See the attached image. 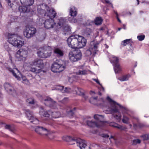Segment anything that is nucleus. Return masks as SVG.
Wrapping results in <instances>:
<instances>
[{"label":"nucleus","instance_id":"nucleus-55","mask_svg":"<svg viewBox=\"0 0 149 149\" xmlns=\"http://www.w3.org/2000/svg\"><path fill=\"white\" fill-rule=\"evenodd\" d=\"M102 136L104 138H108L109 137V136L106 134H102Z\"/></svg>","mask_w":149,"mask_h":149},{"label":"nucleus","instance_id":"nucleus-44","mask_svg":"<svg viewBox=\"0 0 149 149\" xmlns=\"http://www.w3.org/2000/svg\"><path fill=\"white\" fill-rule=\"evenodd\" d=\"M64 87L61 86H58L56 87V89L60 90L62 93L64 89Z\"/></svg>","mask_w":149,"mask_h":149},{"label":"nucleus","instance_id":"nucleus-39","mask_svg":"<svg viewBox=\"0 0 149 149\" xmlns=\"http://www.w3.org/2000/svg\"><path fill=\"white\" fill-rule=\"evenodd\" d=\"M72 90L69 87H65L64 88V89H63V91H62V93H69L72 91Z\"/></svg>","mask_w":149,"mask_h":149},{"label":"nucleus","instance_id":"nucleus-4","mask_svg":"<svg viewBox=\"0 0 149 149\" xmlns=\"http://www.w3.org/2000/svg\"><path fill=\"white\" fill-rule=\"evenodd\" d=\"M26 117L30 122L34 124H37L39 123L38 120L34 117L33 112L28 109H24L23 110Z\"/></svg>","mask_w":149,"mask_h":149},{"label":"nucleus","instance_id":"nucleus-47","mask_svg":"<svg viewBox=\"0 0 149 149\" xmlns=\"http://www.w3.org/2000/svg\"><path fill=\"white\" fill-rule=\"evenodd\" d=\"M26 102L29 104H34V101L31 98L27 99Z\"/></svg>","mask_w":149,"mask_h":149},{"label":"nucleus","instance_id":"nucleus-36","mask_svg":"<svg viewBox=\"0 0 149 149\" xmlns=\"http://www.w3.org/2000/svg\"><path fill=\"white\" fill-rule=\"evenodd\" d=\"M77 91H77V93L79 95L84 96V91L83 89L79 88H77Z\"/></svg>","mask_w":149,"mask_h":149},{"label":"nucleus","instance_id":"nucleus-8","mask_svg":"<svg viewBox=\"0 0 149 149\" xmlns=\"http://www.w3.org/2000/svg\"><path fill=\"white\" fill-rule=\"evenodd\" d=\"M43 102L45 105L52 109H55L57 107L56 102L49 97H47L44 99Z\"/></svg>","mask_w":149,"mask_h":149},{"label":"nucleus","instance_id":"nucleus-24","mask_svg":"<svg viewBox=\"0 0 149 149\" xmlns=\"http://www.w3.org/2000/svg\"><path fill=\"white\" fill-rule=\"evenodd\" d=\"M20 3L23 5L31 6L34 3V0H20Z\"/></svg>","mask_w":149,"mask_h":149},{"label":"nucleus","instance_id":"nucleus-41","mask_svg":"<svg viewBox=\"0 0 149 149\" xmlns=\"http://www.w3.org/2000/svg\"><path fill=\"white\" fill-rule=\"evenodd\" d=\"M143 138L144 140H149V135L145 134L142 135L141 136Z\"/></svg>","mask_w":149,"mask_h":149},{"label":"nucleus","instance_id":"nucleus-6","mask_svg":"<svg viewBox=\"0 0 149 149\" xmlns=\"http://www.w3.org/2000/svg\"><path fill=\"white\" fill-rule=\"evenodd\" d=\"M28 54V51L26 49H20L16 52L15 57L19 61H21L25 59Z\"/></svg>","mask_w":149,"mask_h":149},{"label":"nucleus","instance_id":"nucleus-19","mask_svg":"<svg viewBox=\"0 0 149 149\" xmlns=\"http://www.w3.org/2000/svg\"><path fill=\"white\" fill-rule=\"evenodd\" d=\"M29 6L23 5L19 7L18 9L21 13L24 14L28 13L30 11V7Z\"/></svg>","mask_w":149,"mask_h":149},{"label":"nucleus","instance_id":"nucleus-10","mask_svg":"<svg viewBox=\"0 0 149 149\" xmlns=\"http://www.w3.org/2000/svg\"><path fill=\"white\" fill-rule=\"evenodd\" d=\"M45 9L47 11L45 14V16L49 17L50 18L49 19H53L56 16V12L53 9H51L47 5L45 4Z\"/></svg>","mask_w":149,"mask_h":149},{"label":"nucleus","instance_id":"nucleus-33","mask_svg":"<svg viewBox=\"0 0 149 149\" xmlns=\"http://www.w3.org/2000/svg\"><path fill=\"white\" fill-rule=\"evenodd\" d=\"M141 142V140L138 139H134L131 141V143L132 145H136L137 144L140 143Z\"/></svg>","mask_w":149,"mask_h":149},{"label":"nucleus","instance_id":"nucleus-16","mask_svg":"<svg viewBox=\"0 0 149 149\" xmlns=\"http://www.w3.org/2000/svg\"><path fill=\"white\" fill-rule=\"evenodd\" d=\"M35 131L41 135H48V130L42 127L38 126L35 129Z\"/></svg>","mask_w":149,"mask_h":149},{"label":"nucleus","instance_id":"nucleus-37","mask_svg":"<svg viewBox=\"0 0 149 149\" xmlns=\"http://www.w3.org/2000/svg\"><path fill=\"white\" fill-rule=\"evenodd\" d=\"M131 39H127L124 40L122 42V44L124 46H126L127 44H129L131 42Z\"/></svg>","mask_w":149,"mask_h":149},{"label":"nucleus","instance_id":"nucleus-53","mask_svg":"<svg viewBox=\"0 0 149 149\" xmlns=\"http://www.w3.org/2000/svg\"><path fill=\"white\" fill-rule=\"evenodd\" d=\"M93 80L95 81L97 84L100 86H101V84H100L98 79H93Z\"/></svg>","mask_w":149,"mask_h":149},{"label":"nucleus","instance_id":"nucleus-52","mask_svg":"<svg viewBox=\"0 0 149 149\" xmlns=\"http://www.w3.org/2000/svg\"><path fill=\"white\" fill-rule=\"evenodd\" d=\"M4 48L7 51H8L10 50V48L6 44L4 45Z\"/></svg>","mask_w":149,"mask_h":149},{"label":"nucleus","instance_id":"nucleus-2","mask_svg":"<svg viewBox=\"0 0 149 149\" xmlns=\"http://www.w3.org/2000/svg\"><path fill=\"white\" fill-rule=\"evenodd\" d=\"M64 140L67 142L71 141L75 142L77 144V146L79 147L80 149H83L82 148H85L87 146L86 141L80 138L72 137L70 136H67L64 138Z\"/></svg>","mask_w":149,"mask_h":149},{"label":"nucleus","instance_id":"nucleus-27","mask_svg":"<svg viewBox=\"0 0 149 149\" xmlns=\"http://www.w3.org/2000/svg\"><path fill=\"white\" fill-rule=\"evenodd\" d=\"M67 24V22L66 20L63 18H61L59 19V22L58 23L59 26V28L63 27L64 26Z\"/></svg>","mask_w":149,"mask_h":149},{"label":"nucleus","instance_id":"nucleus-15","mask_svg":"<svg viewBox=\"0 0 149 149\" xmlns=\"http://www.w3.org/2000/svg\"><path fill=\"white\" fill-rule=\"evenodd\" d=\"M32 64L41 68H43L44 66V64L42 59L37 58L35 59L32 62Z\"/></svg>","mask_w":149,"mask_h":149},{"label":"nucleus","instance_id":"nucleus-9","mask_svg":"<svg viewBox=\"0 0 149 149\" xmlns=\"http://www.w3.org/2000/svg\"><path fill=\"white\" fill-rule=\"evenodd\" d=\"M65 66L57 62H54L51 66V70L54 72H60L63 71Z\"/></svg>","mask_w":149,"mask_h":149},{"label":"nucleus","instance_id":"nucleus-32","mask_svg":"<svg viewBox=\"0 0 149 149\" xmlns=\"http://www.w3.org/2000/svg\"><path fill=\"white\" fill-rule=\"evenodd\" d=\"M102 22V19L100 17H97L95 19V23L96 25L101 24Z\"/></svg>","mask_w":149,"mask_h":149},{"label":"nucleus","instance_id":"nucleus-5","mask_svg":"<svg viewBox=\"0 0 149 149\" xmlns=\"http://www.w3.org/2000/svg\"><path fill=\"white\" fill-rule=\"evenodd\" d=\"M26 29L24 32L25 36L28 38L33 37L36 31V29L32 27L26 26Z\"/></svg>","mask_w":149,"mask_h":149},{"label":"nucleus","instance_id":"nucleus-21","mask_svg":"<svg viewBox=\"0 0 149 149\" xmlns=\"http://www.w3.org/2000/svg\"><path fill=\"white\" fill-rule=\"evenodd\" d=\"M93 31L90 28H86L85 29L83 35L87 39L91 38L92 36Z\"/></svg>","mask_w":149,"mask_h":149},{"label":"nucleus","instance_id":"nucleus-1","mask_svg":"<svg viewBox=\"0 0 149 149\" xmlns=\"http://www.w3.org/2000/svg\"><path fill=\"white\" fill-rule=\"evenodd\" d=\"M67 41L69 47L72 49L77 48L69 52V56L70 60L72 62H76L80 60L82 58V55L79 48H82L86 45V40L82 36L74 35L68 38Z\"/></svg>","mask_w":149,"mask_h":149},{"label":"nucleus","instance_id":"nucleus-11","mask_svg":"<svg viewBox=\"0 0 149 149\" xmlns=\"http://www.w3.org/2000/svg\"><path fill=\"white\" fill-rule=\"evenodd\" d=\"M52 52L49 50L42 49L39 50L37 52L38 56L40 58H46L49 57L51 55Z\"/></svg>","mask_w":149,"mask_h":149},{"label":"nucleus","instance_id":"nucleus-18","mask_svg":"<svg viewBox=\"0 0 149 149\" xmlns=\"http://www.w3.org/2000/svg\"><path fill=\"white\" fill-rule=\"evenodd\" d=\"M94 118L95 119L97 120V122L101 127H103L104 126L105 121H104L103 120L104 118V116L102 115H95L94 116Z\"/></svg>","mask_w":149,"mask_h":149},{"label":"nucleus","instance_id":"nucleus-14","mask_svg":"<svg viewBox=\"0 0 149 149\" xmlns=\"http://www.w3.org/2000/svg\"><path fill=\"white\" fill-rule=\"evenodd\" d=\"M107 100H108L110 103H113V105L114 107V108H113L111 109V111L112 112L115 113H119L118 111V109L117 107L115 106V104H116L117 105L119 106L120 108L122 109H125V108L122 107L120 104L117 103L116 102L112 100L108 96L107 98Z\"/></svg>","mask_w":149,"mask_h":149},{"label":"nucleus","instance_id":"nucleus-12","mask_svg":"<svg viewBox=\"0 0 149 149\" xmlns=\"http://www.w3.org/2000/svg\"><path fill=\"white\" fill-rule=\"evenodd\" d=\"M5 89L10 94L15 96L17 95V93L13 87L9 83H6L4 84Z\"/></svg>","mask_w":149,"mask_h":149},{"label":"nucleus","instance_id":"nucleus-45","mask_svg":"<svg viewBox=\"0 0 149 149\" xmlns=\"http://www.w3.org/2000/svg\"><path fill=\"white\" fill-rule=\"evenodd\" d=\"M26 102L29 104H34V101L31 98L27 99Z\"/></svg>","mask_w":149,"mask_h":149},{"label":"nucleus","instance_id":"nucleus-60","mask_svg":"<svg viewBox=\"0 0 149 149\" xmlns=\"http://www.w3.org/2000/svg\"><path fill=\"white\" fill-rule=\"evenodd\" d=\"M42 71V70L41 69H38V70H36V73H38L40 72H41Z\"/></svg>","mask_w":149,"mask_h":149},{"label":"nucleus","instance_id":"nucleus-23","mask_svg":"<svg viewBox=\"0 0 149 149\" xmlns=\"http://www.w3.org/2000/svg\"><path fill=\"white\" fill-rule=\"evenodd\" d=\"M53 52L54 54L58 57L62 56L64 55L63 51L59 48H54Z\"/></svg>","mask_w":149,"mask_h":149},{"label":"nucleus","instance_id":"nucleus-59","mask_svg":"<svg viewBox=\"0 0 149 149\" xmlns=\"http://www.w3.org/2000/svg\"><path fill=\"white\" fill-rule=\"evenodd\" d=\"M93 24V21L90 22H88V23H87V26L91 25Z\"/></svg>","mask_w":149,"mask_h":149},{"label":"nucleus","instance_id":"nucleus-22","mask_svg":"<svg viewBox=\"0 0 149 149\" xmlns=\"http://www.w3.org/2000/svg\"><path fill=\"white\" fill-rule=\"evenodd\" d=\"M86 125L90 127H96L97 128L101 127L100 125L97 123V122L87 120L86 121Z\"/></svg>","mask_w":149,"mask_h":149},{"label":"nucleus","instance_id":"nucleus-63","mask_svg":"<svg viewBox=\"0 0 149 149\" xmlns=\"http://www.w3.org/2000/svg\"><path fill=\"white\" fill-rule=\"evenodd\" d=\"M114 12L116 14V17L117 16H118V13H117V12L114 11Z\"/></svg>","mask_w":149,"mask_h":149},{"label":"nucleus","instance_id":"nucleus-25","mask_svg":"<svg viewBox=\"0 0 149 149\" xmlns=\"http://www.w3.org/2000/svg\"><path fill=\"white\" fill-rule=\"evenodd\" d=\"M77 8L73 6L70 8V15L71 16H76L77 14Z\"/></svg>","mask_w":149,"mask_h":149},{"label":"nucleus","instance_id":"nucleus-49","mask_svg":"<svg viewBox=\"0 0 149 149\" xmlns=\"http://www.w3.org/2000/svg\"><path fill=\"white\" fill-rule=\"evenodd\" d=\"M22 82L23 83L27 85H29L30 84V83L29 81L27 79H26V80H25V81H24Z\"/></svg>","mask_w":149,"mask_h":149},{"label":"nucleus","instance_id":"nucleus-58","mask_svg":"<svg viewBox=\"0 0 149 149\" xmlns=\"http://www.w3.org/2000/svg\"><path fill=\"white\" fill-rule=\"evenodd\" d=\"M133 127L135 129H136L138 127V124L137 125L136 124H133Z\"/></svg>","mask_w":149,"mask_h":149},{"label":"nucleus","instance_id":"nucleus-38","mask_svg":"<svg viewBox=\"0 0 149 149\" xmlns=\"http://www.w3.org/2000/svg\"><path fill=\"white\" fill-rule=\"evenodd\" d=\"M74 16H70V17H69L68 18V21L72 23H75L77 22V19L74 18Z\"/></svg>","mask_w":149,"mask_h":149},{"label":"nucleus","instance_id":"nucleus-26","mask_svg":"<svg viewBox=\"0 0 149 149\" xmlns=\"http://www.w3.org/2000/svg\"><path fill=\"white\" fill-rule=\"evenodd\" d=\"M105 124L104 126H105V124L106 123L107 124H109V125L113 127H114L117 128L119 129H123L122 128V127L120 125H119V126H118L117 125H118L115 123L114 122H110L109 123L108 122H106L105 121Z\"/></svg>","mask_w":149,"mask_h":149},{"label":"nucleus","instance_id":"nucleus-35","mask_svg":"<svg viewBox=\"0 0 149 149\" xmlns=\"http://www.w3.org/2000/svg\"><path fill=\"white\" fill-rule=\"evenodd\" d=\"M130 77V75H125L122 77L118 78V79L121 81H126L128 79V78Z\"/></svg>","mask_w":149,"mask_h":149},{"label":"nucleus","instance_id":"nucleus-17","mask_svg":"<svg viewBox=\"0 0 149 149\" xmlns=\"http://www.w3.org/2000/svg\"><path fill=\"white\" fill-rule=\"evenodd\" d=\"M40 114L45 117H49L51 116L52 111H45L44 108L41 107L39 108Z\"/></svg>","mask_w":149,"mask_h":149},{"label":"nucleus","instance_id":"nucleus-42","mask_svg":"<svg viewBox=\"0 0 149 149\" xmlns=\"http://www.w3.org/2000/svg\"><path fill=\"white\" fill-rule=\"evenodd\" d=\"M145 37L144 35H140L138 36L137 38L139 41H142L144 39Z\"/></svg>","mask_w":149,"mask_h":149},{"label":"nucleus","instance_id":"nucleus-61","mask_svg":"<svg viewBox=\"0 0 149 149\" xmlns=\"http://www.w3.org/2000/svg\"><path fill=\"white\" fill-rule=\"evenodd\" d=\"M116 17L118 20V21L120 23L121 22V21L120 20L118 16H117Z\"/></svg>","mask_w":149,"mask_h":149},{"label":"nucleus","instance_id":"nucleus-48","mask_svg":"<svg viewBox=\"0 0 149 149\" xmlns=\"http://www.w3.org/2000/svg\"><path fill=\"white\" fill-rule=\"evenodd\" d=\"M5 127L6 129H8L11 131H13V130L12 129L11 126L10 125H6Z\"/></svg>","mask_w":149,"mask_h":149},{"label":"nucleus","instance_id":"nucleus-62","mask_svg":"<svg viewBox=\"0 0 149 149\" xmlns=\"http://www.w3.org/2000/svg\"><path fill=\"white\" fill-rule=\"evenodd\" d=\"M101 86V87H102L101 89V90L102 91H104V88L102 86V85H101V86Z\"/></svg>","mask_w":149,"mask_h":149},{"label":"nucleus","instance_id":"nucleus-20","mask_svg":"<svg viewBox=\"0 0 149 149\" xmlns=\"http://www.w3.org/2000/svg\"><path fill=\"white\" fill-rule=\"evenodd\" d=\"M54 20L52 19H47L45 20L44 23L45 27L47 29L53 27L54 24H55L54 23Z\"/></svg>","mask_w":149,"mask_h":149},{"label":"nucleus","instance_id":"nucleus-54","mask_svg":"<svg viewBox=\"0 0 149 149\" xmlns=\"http://www.w3.org/2000/svg\"><path fill=\"white\" fill-rule=\"evenodd\" d=\"M105 2L106 3L110 4L112 7V8H113V4L111 2H110V1H109V0H105Z\"/></svg>","mask_w":149,"mask_h":149},{"label":"nucleus","instance_id":"nucleus-7","mask_svg":"<svg viewBox=\"0 0 149 149\" xmlns=\"http://www.w3.org/2000/svg\"><path fill=\"white\" fill-rule=\"evenodd\" d=\"M99 43L97 42L95 43L91 44V45L89 48L86 52V54L87 56H89L92 54L94 55L98 51L97 50L98 46Z\"/></svg>","mask_w":149,"mask_h":149},{"label":"nucleus","instance_id":"nucleus-57","mask_svg":"<svg viewBox=\"0 0 149 149\" xmlns=\"http://www.w3.org/2000/svg\"><path fill=\"white\" fill-rule=\"evenodd\" d=\"M22 81H25V80H26L27 79L26 78V77L24 76V75H22Z\"/></svg>","mask_w":149,"mask_h":149},{"label":"nucleus","instance_id":"nucleus-56","mask_svg":"<svg viewBox=\"0 0 149 149\" xmlns=\"http://www.w3.org/2000/svg\"><path fill=\"white\" fill-rule=\"evenodd\" d=\"M30 71L33 72H36V69L35 68H31V69Z\"/></svg>","mask_w":149,"mask_h":149},{"label":"nucleus","instance_id":"nucleus-50","mask_svg":"<svg viewBox=\"0 0 149 149\" xmlns=\"http://www.w3.org/2000/svg\"><path fill=\"white\" fill-rule=\"evenodd\" d=\"M7 1V2L8 3V5L9 6H10V7L12 8L13 6V3L11 4V3L10 0H6Z\"/></svg>","mask_w":149,"mask_h":149},{"label":"nucleus","instance_id":"nucleus-40","mask_svg":"<svg viewBox=\"0 0 149 149\" xmlns=\"http://www.w3.org/2000/svg\"><path fill=\"white\" fill-rule=\"evenodd\" d=\"M129 120V118L125 116H123V118L122 120L123 122L126 124H128Z\"/></svg>","mask_w":149,"mask_h":149},{"label":"nucleus","instance_id":"nucleus-30","mask_svg":"<svg viewBox=\"0 0 149 149\" xmlns=\"http://www.w3.org/2000/svg\"><path fill=\"white\" fill-rule=\"evenodd\" d=\"M61 116V114L59 111H52L51 114L52 117L54 118H57Z\"/></svg>","mask_w":149,"mask_h":149},{"label":"nucleus","instance_id":"nucleus-29","mask_svg":"<svg viewBox=\"0 0 149 149\" xmlns=\"http://www.w3.org/2000/svg\"><path fill=\"white\" fill-rule=\"evenodd\" d=\"M76 107H74L73 109H70L68 112V115L70 118H72L74 116L76 111Z\"/></svg>","mask_w":149,"mask_h":149},{"label":"nucleus","instance_id":"nucleus-13","mask_svg":"<svg viewBox=\"0 0 149 149\" xmlns=\"http://www.w3.org/2000/svg\"><path fill=\"white\" fill-rule=\"evenodd\" d=\"M118 62L119 59L118 57L115 56L113 57V59L111 60V62L114 66V69L116 73H118L121 70V68Z\"/></svg>","mask_w":149,"mask_h":149},{"label":"nucleus","instance_id":"nucleus-28","mask_svg":"<svg viewBox=\"0 0 149 149\" xmlns=\"http://www.w3.org/2000/svg\"><path fill=\"white\" fill-rule=\"evenodd\" d=\"M6 69L9 72L11 73L13 76L15 77L18 80H20L21 79V78L19 76H17L16 73H15L14 70L11 68L10 67H6Z\"/></svg>","mask_w":149,"mask_h":149},{"label":"nucleus","instance_id":"nucleus-31","mask_svg":"<svg viewBox=\"0 0 149 149\" xmlns=\"http://www.w3.org/2000/svg\"><path fill=\"white\" fill-rule=\"evenodd\" d=\"M87 73V71L86 70L81 68L76 72V73L77 75H85Z\"/></svg>","mask_w":149,"mask_h":149},{"label":"nucleus","instance_id":"nucleus-34","mask_svg":"<svg viewBox=\"0 0 149 149\" xmlns=\"http://www.w3.org/2000/svg\"><path fill=\"white\" fill-rule=\"evenodd\" d=\"M65 32L71 31V29L70 26L67 24L63 27Z\"/></svg>","mask_w":149,"mask_h":149},{"label":"nucleus","instance_id":"nucleus-51","mask_svg":"<svg viewBox=\"0 0 149 149\" xmlns=\"http://www.w3.org/2000/svg\"><path fill=\"white\" fill-rule=\"evenodd\" d=\"M138 127L140 128H142L145 127V125L143 124L139 123L138 124Z\"/></svg>","mask_w":149,"mask_h":149},{"label":"nucleus","instance_id":"nucleus-46","mask_svg":"<svg viewBox=\"0 0 149 149\" xmlns=\"http://www.w3.org/2000/svg\"><path fill=\"white\" fill-rule=\"evenodd\" d=\"M26 102L29 104H34V101L31 98L27 99Z\"/></svg>","mask_w":149,"mask_h":149},{"label":"nucleus","instance_id":"nucleus-64","mask_svg":"<svg viewBox=\"0 0 149 149\" xmlns=\"http://www.w3.org/2000/svg\"><path fill=\"white\" fill-rule=\"evenodd\" d=\"M105 47L107 49L109 47V46L107 45L106 44H105Z\"/></svg>","mask_w":149,"mask_h":149},{"label":"nucleus","instance_id":"nucleus-3","mask_svg":"<svg viewBox=\"0 0 149 149\" xmlns=\"http://www.w3.org/2000/svg\"><path fill=\"white\" fill-rule=\"evenodd\" d=\"M19 38L15 34L9 36L8 41L9 42L15 47L19 48L21 47L24 44V41L20 40Z\"/></svg>","mask_w":149,"mask_h":149},{"label":"nucleus","instance_id":"nucleus-43","mask_svg":"<svg viewBox=\"0 0 149 149\" xmlns=\"http://www.w3.org/2000/svg\"><path fill=\"white\" fill-rule=\"evenodd\" d=\"M118 114H116L114 115V117L118 120H120L121 118V115L120 113H118Z\"/></svg>","mask_w":149,"mask_h":149}]
</instances>
